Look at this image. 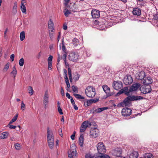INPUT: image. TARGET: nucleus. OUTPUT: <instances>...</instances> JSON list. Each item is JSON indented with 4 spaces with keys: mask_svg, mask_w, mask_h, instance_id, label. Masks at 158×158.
<instances>
[{
    "mask_svg": "<svg viewBox=\"0 0 158 158\" xmlns=\"http://www.w3.org/2000/svg\"><path fill=\"white\" fill-rule=\"evenodd\" d=\"M132 110L128 108H123L122 111V115L124 116H127L130 115L131 113Z\"/></svg>",
    "mask_w": 158,
    "mask_h": 158,
    "instance_id": "nucleus-13",
    "label": "nucleus"
},
{
    "mask_svg": "<svg viewBox=\"0 0 158 158\" xmlns=\"http://www.w3.org/2000/svg\"><path fill=\"white\" fill-rule=\"evenodd\" d=\"M64 13L66 17H68L69 15L71 14V11L67 9H65L64 10Z\"/></svg>",
    "mask_w": 158,
    "mask_h": 158,
    "instance_id": "nucleus-32",
    "label": "nucleus"
},
{
    "mask_svg": "<svg viewBox=\"0 0 158 158\" xmlns=\"http://www.w3.org/2000/svg\"><path fill=\"white\" fill-rule=\"evenodd\" d=\"M132 13L134 15L139 16L141 15V10L138 7H135L133 9Z\"/></svg>",
    "mask_w": 158,
    "mask_h": 158,
    "instance_id": "nucleus-19",
    "label": "nucleus"
},
{
    "mask_svg": "<svg viewBox=\"0 0 158 158\" xmlns=\"http://www.w3.org/2000/svg\"><path fill=\"white\" fill-rule=\"evenodd\" d=\"M73 106L74 108L75 109V110H77L78 109V108L77 107V106L76 105V104H75L72 105Z\"/></svg>",
    "mask_w": 158,
    "mask_h": 158,
    "instance_id": "nucleus-58",
    "label": "nucleus"
},
{
    "mask_svg": "<svg viewBox=\"0 0 158 158\" xmlns=\"http://www.w3.org/2000/svg\"><path fill=\"white\" fill-rule=\"evenodd\" d=\"M114 156L119 157L121 155L122 153V151L120 148H117L114 151L113 153Z\"/></svg>",
    "mask_w": 158,
    "mask_h": 158,
    "instance_id": "nucleus-24",
    "label": "nucleus"
},
{
    "mask_svg": "<svg viewBox=\"0 0 158 158\" xmlns=\"http://www.w3.org/2000/svg\"><path fill=\"white\" fill-rule=\"evenodd\" d=\"M7 31H8V28H7L6 29V30H5V32H4V35L5 36H6V33L7 32Z\"/></svg>",
    "mask_w": 158,
    "mask_h": 158,
    "instance_id": "nucleus-62",
    "label": "nucleus"
},
{
    "mask_svg": "<svg viewBox=\"0 0 158 158\" xmlns=\"http://www.w3.org/2000/svg\"><path fill=\"white\" fill-rule=\"evenodd\" d=\"M49 96L48 92L47 91H46L44 96L43 103L44 106V108H46L48 106V103Z\"/></svg>",
    "mask_w": 158,
    "mask_h": 158,
    "instance_id": "nucleus-15",
    "label": "nucleus"
},
{
    "mask_svg": "<svg viewBox=\"0 0 158 158\" xmlns=\"http://www.w3.org/2000/svg\"><path fill=\"white\" fill-rule=\"evenodd\" d=\"M66 56H67V55H66V53H64L63 55L62 56V58L64 61L66 60Z\"/></svg>",
    "mask_w": 158,
    "mask_h": 158,
    "instance_id": "nucleus-52",
    "label": "nucleus"
},
{
    "mask_svg": "<svg viewBox=\"0 0 158 158\" xmlns=\"http://www.w3.org/2000/svg\"><path fill=\"white\" fill-rule=\"evenodd\" d=\"M72 89L73 91L74 92L77 93L78 92V89L77 86L73 85L72 86Z\"/></svg>",
    "mask_w": 158,
    "mask_h": 158,
    "instance_id": "nucleus-35",
    "label": "nucleus"
},
{
    "mask_svg": "<svg viewBox=\"0 0 158 158\" xmlns=\"http://www.w3.org/2000/svg\"><path fill=\"white\" fill-rule=\"evenodd\" d=\"M97 146L98 153L102 155L99 156V158H110V157L108 155L104 154V153L106 152V150L103 143H99L98 144Z\"/></svg>",
    "mask_w": 158,
    "mask_h": 158,
    "instance_id": "nucleus-2",
    "label": "nucleus"
},
{
    "mask_svg": "<svg viewBox=\"0 0 158 158\" xmlns=\"http://www.w3.org/2000/svg\"><path fill=\"white\" fill-rule=\"evenodd\" d=\"M40 53L41 52H40L37 56V58L38 59L40 58L41 56Z\"/></svg>",
    "mask_w": 158,
    "mask_h": 158,
    "instance_id": "nucleus-60",
    "label": "nucleus"
},
{
    "mask_svg": "<svg viewBox=\"0 0 158 158\" xmlns=\"http://www.w3.org/2000/svg\"><path fill=\"white\" fill-rule=\"evenodd\" d=\"M85 93L86 96L89 98H93L96 94L95 89L92 86H88L85 90Z\"/></svg>",
    "mask_w": 158,
    "mask_h": 158,
    "instance_id": "nucleus-4",
    "label": "nucleus"
},
{
    "mask_svg": "<svg viewBox=\"0 0 158 158\" xmlns=\"http://www.w3.org/2000/svg\"><path fill=\"white\" fill-rule=\"evenodd\" d=\"M66 97H67L69 99L71 98V96L70 94L68 93H66Z\"/></svg>",
    "mask_w": 158,
    "mask_h": 158,
    "instance_id": "nucleus-57",
    "label": "nucleus"
},
{
    "mask_svg": "<svg viewBox=\"0 0 158 158\" xmlns=\"http://www.w3.org/2000/svg\"><path fill=\"white\" fill-rule=\"evenodd\" d=\"M21 10L23 13H26V7L24 4H21Z\"/></svg>",
    "mask_w": 158,
    "mask_h": 158,
    "instance_id": "nucleus-33",
    "label": "nucleus"
},
{
    "mask_svg": "<svg viewBox=\"0 0 158 158\" xmlns=\"http://www.w3.org/2000/svg\"><path fill=\"white\" fill-rule=\"evenodd\" d=\"M112 86L114 89L118 90L123 87V84L121 81H115L113 83Z\"/></svg>",
    "mask_w": 158,
    "mask_h": 158,
    "instance_id": "nucleus-9",
    "label": "nucleus"
},
{
    "mask_svg": "<svg viewBox=\"0 0 158 158\" xmlns=\"http://www.w3.org/2000/svg\"><path fill=\"white\" fill-rule=\"evenodd\" d=\"M64 63H65V66H69V64H68V63H67L66 61V60H64Z\"/></svg>",
    "mask_w": 158,
    "mask_h": 158,
    "instance_id": "nucleus-63",
    "label": "nucleus"
},
{
    "mask_svg": "<svg viewBox=\"0 0 158 158\" xmlns=\"http://www.w3.org/2000/svg\"><path fill=\"white\" fill-rule=\"evenodd\" d=\"M65 82L66 84L67 85V87L68 88H70V86L69 82V80L68 78H67L66 79H65Z\"/></svg>",
    "mask_w": 158,
    "mask_h": 158,
    "instance_id": "nucleus-40",
    "label": "nucleus"
},
{
    "mask_svg": "<svg viewBox=\"0 0 158 158\" xmlns=\"http://www.w3.org/2000/svg\"><path fill=\"white\" fill-rule=\"evenodd\" d=\"M84 136L83 134L80 135L79 139V144L81 147H82L83 145Z\"/></svg>",
    "mask_w": 158,
    "mask_h": 158,
    "instance_id": "nucleus-26",
    "label": "nucleus"
},
{
    "mask_svg": "<svg viewBox=\"0 0 158 158\" xmlns=\"http://www.w3.org/2000/svg\"><path fill=\"white\" fill-rule=\"evenodd\" d=\"M58 110L59 113H60V114L62 115L63 114V113L62 112V110L60 106H58Z\"/></svg>",
    "mask_w": 158,
    "mask_h": 158,
    "instance_id": "nucleus-44",
    "label": "nucleus"
},
{
    "mask_svg": "<svg viewBox=\"0 0 158 158\" xmlns=\"http://www.w3.org/2000/svg\"><path fill=\"white\" fill-rule=\"evenodd\" d=\"M108 108L107 107H104L100 108H98L95 110H94V108L90 110L91 113H92L93 114H95L96 112L97 113H100L102 111L106 110Z\"/></svg>",
    "mask_w": 158,
    "mask_h": 158,
    "instance_id": "nucleus-20",
    "label": "nucleus"
},
{
    "mask_svg": "<svg viewBox=\"0 0 158 158\" xmlns=\"http://www.w3.org/2000/svg\"><path fill=\"white\" fill-rule=\"evenodd\" d=\"M124 83L126 85H129L132 83L133 79L132 77L130 75H127L123 80Z\"/></svg>",
    "mask_w": 158,
    "mask_h": 158,
    "instance_id": "nucleus-14",
    "label": "nucleus"
},
{
    "mask_svg": "<svg viewBox=\"0 0 158 158\" xmlns=\"http://www.w3.org/2000/svg\"><path fill=\"white\" fill-rule=\"evenodd\" d=\"M64 73V78L65 79H66L67 78H68L67 77V70L65 69H63Z\"/></svg>",
    "mask_w": 158,
    "mask_h": 158,
    "instance_id": "nucleus-45",
    "label": "nucleus"
},
{
    "mask_svg": "<svg viewBox=\"0 0 158 158\" xmlns=\"http://www.w3.org/2000/svg\"><path fill=\"white\" fill-rule=\"evenodd\" d=\"M102 88L104 92L106 94L107 97L111 96L114 94L113 92H111L110 88L107 85H105L102 86Z\"/></svg>",
    "mask_w": 158,
    "mask_h": 158,
    "instance_id": "nucleus-12",
    "label": "nucleus"
},
{
    "mask_svg": "<svg viewBox=\"0 0 158 158\" xmlns=\"http://www.w3.org/2000/svg\"><path fill=\"white\" fill-rule=\"evenodd\" d=\"M140 90L142 93L146 94L151 92V89L150 85H144L141 86Z\"/></svg>",
    "mask_w": 158,
    "mask_h": 158,
    "instance_id": "nucleus-7",
    "label": "nucleus"
},
{
    "mask_svg": "<svg viewBox=\"0 0 158 158\" xmlns=\"http://www.w3.org/2000/svg\"><path fill=\"white\" fill-rule=\"evenodd\" d=\"M14 147L17 150H19L21 148L20 145L18 143H16L14 145Z\"/></svg>",
    "mask_w": 158,
    "mask_h": 158,
    "instance_id": "nucleus-39",
    "label": "nucleus"
},
{
    "mask_svg": "<svg viewBox=\"0 0 158 158\" xmlns=\"http://www.w3.org/2000/svg\"><path fill=\"white\" fill-rule=\"evenodd\" d=\"M91 123L89 121H86L82 123L81 127L80 129V132H83L88 127L91 126Z\"/></svg>",
    "mask_w": 158,
    "mask_h": 158,
    "instance_id": "nucleus-8",
    "label": "nucleus"
},
{
    "mask_svg": "<svg viewBox=\"0 0 158 158\" xmlns=\"http://www.w3.org/2000/svg\"><path fill=\"white\" fill-rule=\"evenodd\" d=\"M73 95L77 99H84L85 98L84 97L81 96V95L76 94H74Z\"/></svg>",
    "mask_w": 158,
    "mask_h": 158,
    "instance_id": "nucleus-34",
    "label": "nucleus"
},
{
    "mask_svg": "<svg viewBox=\"0 0 158 158\" xmlns=\"http://www.w3.org/2000/svg\"><path fill=\"white\" fill-rule=\"evenodd\" d=\"M17 70L15 67L14 66L13 67V71L11 72V74L13 75L14 79L15 78V77L17 74Z\"/></svg>",
    "mask_w": 158,
    "mask_h": 158,
    "instance_id": "nucleus-30",
    "label": "nucleus"
},
{
    "mask_svg": "<svg viewBox=\"0 0 158 158\" xmlns=\"http://www.w3.org/2000/svg\"><path fill=\"white\" fill-rule=\"evenodd\" d=\"M75 133L76 132L75 131H74L73 134L71 136V138L72 140H74V139Z\"/></svg>",
    "mask_w": 158,
    "mask_h": 158,
    "instance_id": "nucleus-49",
    "label": "nucleus"
},
{
    "mask_svg": "<svg viewBox=\"0 0 158 158\" xmlns=\"http://www.w3.org/2000/svg\"><path fill=\"white\" fill-rule=\"evenodd\" d=\"M79 41L76 38H74L73 40V43L75 46H77L79 44Z\"/></svg>",
    "mask_w": 158,
    "mask_h": 158,
    "instance_id": "nucleus-28",
    "label": "nucleus"
},
{
    "mask_svg": "<svg viewBox=\"0 0 158 158\" xmlns=\"http://www.w3.org/2000/svg\"><path fill=\"white\" fill-rule=\"evenodd\" d=\"M52 62L48 63V69L49 70H51L52 69Z\"/></svg>",
    "mask_w": 158,
    "mask_h": 158,
    "instance_id": "nucleus-43",
    "label": "nucleus"
},
{
    "mask_svg": "<svg viewBox=\"0 0 158 158\" xmlns=\"http://www.w3.org/2000/svg\"><path fill=\"white\" fill-rule=\"evenodd\" d=\"M85 158H93V156L90 154H86L85 156Z\"/></svg>",
    "mask_w": 158,
    "mask_h": 158,
    "instance_id": "nucleus-47",
    "label": "nucleus"
},
{
    "mask_svg": "<svg viewBox=\"0 0 158 158\" xmlns=\"http://www.w3.org/2000/svg\"><path fill=\"white\" fill-rule=\"evenodd\" d=\"M25 33L24 31H22L20 33V38L21 41L24 40L25 38Z\"/></svg>",
    "mask_w": 158,
    "mask_h": 158,
    "instance_id": "nucleus-29",
    "label": "nucleus"
},
{
    "mask_svg": "<svg viewBox=\"0 0 158 158\" xmlns=\"http://www.w3.org/2000/svg\"><path fill=\"white\" fill-rule=\"evenodd\" d=\"M10 66V63L8 62L5 65V67L3 69V71H6L7 70Z\"/></svg>",
    "mask_w": 158,
    "mask_h": 158,
    "instance_id": "nucleus-37",
    "label": "nucleus"
},
{
    "mask_svg": "<svg viewBox=\"0 0 158 158\" xmlns=\"http://www.w3.org/2000/svg\"><path fill=\"white\" fill-rule=\"evenodd\" d=\"M154 19L158 21V19H158V15L155 16H154Z\"/></svg>",
    "mask_w": 158,
    "mask_h": 158,
    "instance_id": "nucleus-64",
    "label": "nucleus"
},
{
    "mask_svg": "<svg viewBox=\"0 0 158 158\" xmlns=\"http://www.w3.org/2000/svg\"><path fill=\"white\" fill-rule=\"evenodd\" d=\"M79 55L77 52H73L69 55V59L74 62H77L78 60Z\"/></svg>",
    "mask_w": 158,
    "mask_h": 158,
    "instance_id": "nucleus-6",
    "label": "nucleus"
},
{
    "mask_svg": "<svg viewBox=\"0 0 158 158\" xmlns=\"http://www.w3.org/2000/svg\"><path fill=\"white\" fill-rule=\"evenodd\" d=\"M60 92H61V95L62 96H64V91L62 87H61V88Z\"/></svg>",
    "mask_w": 158,
    "mask_h": 158,
    "instance_id": "nucleus-56",
    "label": "nucleus"
},
{
    "mask_svg": "<svg viewBox=\"0 0 158 158\" xmlns=\"http://www.w3.org/2000/svg\"><path fill=\"white\" fill-rule=\"evenodd\" d=\"M145 73L143 71H141L138 73L136 75V78L137 79L142 80L143 79L145 76Z\"/></svg>",
    "mask_w": 158,
    "mask_h": 158,
    "instance_id": "nucleus-17",
    "label": "nucleus"
},
{
    "mask_svg": "<svg viewBox=\"0 0 158 158\" xmlns=\"http://www.w3.org/2000/svg\"><path fill=\"white\" fill-rule=\"evenodd\" d=\"M53 58V56H51L50 55L48 57V62H52V60Z\"/></svg>",
    "mask_w": 158,
    "mask_h": 158,
    "instance_id": "nucleus-46",
    "label": "nucleus"
},
{
    "mask_svg": "<svg viewBox=\"0 0 158 158\" xmlns=\"http://www.w3.org/2000/svg\"><path fill=\"white\" fill-rule=\"evenodd\" d=\"M80 77V75L79 74H77L76 75L75 77V79L76 80H78Z\"/></svg>",
    "mask_w": 158,
    "mask_h": 158,
    "instance_id": "nucleus-55",
    "label": "nucleus"
},
{
    "mask_svg": "<svg viewBox=\"0 0 158 158\" xmlns=\"http://www.w3.org/2000/svg\"><path fill=\"white\" fill-rule=\"evenodd\" d=\"M48 28L49 31L53 32L54 30V23L51 19H50L48 23Z\"/></svg>",
    "mask_w": 158,
    "mask_h": 158,
    "instance_id": "nucleus-23",
    "label": "nucleus"
},
{
    "mask_svg": "<svg viewBox=\"0 0 158 158\" xmlns=\"http://www.w3.org/2000/svg\"><path fill=\"white\" fill-rule=\"evenodd\" d=\"M153 82L152 78L150 77H145L143 80V83L144 85H148Z\"/></svg>",
    "mask_w": 158,
    "mask_h": 158,
    "instance_id": "nucleus-16",
    "label": "nucleus"
},
{
    "mask_svg": "<svg viewBox=\"0 0 158 158\" xmlns=\"http://www.w3.org/2000/svg\"><path fill=\"white\" fill-rule=\"evenodd\" d=\"M128 155L129 158H137L139 155L137 152L132 151L128 153Z\"/></svg>",
    "mask_w": 158,
    "mask_h": 158,
    "instance_id": "nucleus-21",
    "label": "nucleus"
},
{
    "mask_svg": "<svg viewBox=\"0 0 158 158\" xmlns=\"http://www.w3.org/2000/svg\"><path fill=\"white\" fill-rule=\"evenodd\" d=\"M143 98V97L141 96H129L124 100L123 102L121 103V104L123 106H129L131 104V101H138Z\"/></svg>",
    "mask_w": 158,
    "mask_h": 158,
    "instance_id": "nucleus-1",
    "label": "nucleus"
},
{
    "mask_svg": "<svg viewBox=\"0 0 158 158\" xmlns=\"http://www.w3.org/2000/svg\"><path fill=\"white\" fill-rule=\"evenodd\" d=\"M76 147L74 144H72L71 146V149L68 151L69 158H76L77 151L76 149Z\"/></svg>",
    "mask_w": 158,
    "mask_h": 158,
    "instance_id": "nucleus-5",
    "label": "nucleus"
},
{
    "mask_svg": "<svg viewBox=\"0 0 158 158\" xmlns=\"http://www.w3.org/2000/svg\"><path fill=\"white\" fill-rule=\"evenodd\" d=\"M15 58V55L13 54L10 55V58L12 61H13L14 60Z\"/></svg>",
    "mask_w": 158,
    "mask_h": 158,
    "instance_id": "nucleus-53",
    "label": "nucleus"
},
{
    "mask_svg": "<svg viewBox=\"0 0 158 158\" xmlns=\"http://www.w3.org/2000/svg\"><path fill=\"white\" fill-rule=\"evenodd\" d=\"M18 114H16L13 118L12 120H11L9 122V124H11L15 122L17 119L18 117Z\"/></svg>",
    "mask_w": 158,
    "mask_h": 158,
    "instance_id": "nucleus-31",
    "label": "nucleus"
},
{
    "mask_svg": "<svg viewBox=\"0 0 158 158\" xmlns=\"http://www.w3.org/2000/svg\"><path fill=\"white\" fill-rule=\"evenodd\" d=\"M21 108L22 109V111H24L25 110L26 108L25 106V105L23 101L21 102Z\"/></svg>",
    "mask_w": 158,
    "mask_h": 158,
    "instance_id": "nucleus-38",
    "label": "nucleus"
},
{
    "mask_svg": "<svg viewBox=\"0 0 158 158\" xmlns=\"http://www.w3.org/2000/svg\"><path fill=\"white\" fill-rule=\"evenodd\" d=\"M68 74H69V77L71 78V77H72V72H71V69L70 68H68Z\"/></svg>",
    "mask_w": 158,
    "mask_h": 158,
    "instance_id": "nucleus-42",
    "label": "nucleus"
},
{
    "mask_svg": "<svg viewBox=\"0 0 158 158\" xmlns=\"http://www.w3.org/2000/svg\"><path fill=\"white\" fill-rule=\"evenodd\" d=\"M8 126L9 128L10 129H15L16 127V126H14L10 125V124H9V123L8 124Z\"/></svg>",
    "mask_w": 158,
    "mask_h": 158,
    "instance_id": "nucleus-51",
    "label": "nucleus"
},
{
    "mask_svg": "<svg viewBox=\"0 0 158 158\" xmlns=\"http://www.w3.org/2000/svg\"><path fill=\"white\" fill-rule=\"evenodd\" d=\"M9 135V133L7 132H4L0 134V139L7 138Z\"/></svg>",
    "mask_w": 158,
    "mask_h": 158,
    "instance_id": "nucleus-25",
    "label": "nucleus"
},
{
    "mask_svg": "<svg viewBox=\"0 0 158 158\" xmlns=\"http://www.w3.org/2000/svg\"><path fill=\"white\" fill-rule=\"evenodd\" d=\"M47 142L49 148L52 149L54 145V137L52 131L50 130L49 127L47 128Z\"/></svg>",
    "mask_w": 158,
    "mask_h": 158,
    "instance_id": "nucleus-3",
    "label": "nucleus"
},
{
    "mask_svg": "<svg viewBox=\"0 0 158 158\" xmlns=\"http://www.w3.org/2000/svg\"><path fill=\"white\" fill-rule=\"evenodd\" d=\"M140 85V84L138 83L133 84L130 88V91L131 92L136 90L139 88Z\"/></svg>",
    "mask_w": 158,
    "mask_h": 158,
    "instance_id": "nucleus-22",
    "label": "nucleus"
},
{
    "mask_svg": "<svg viewBox=\"0 0 158 158\" xmlns=\"http://www.w3.org/2000/svg\"><path fill=\"white\" fill-rule=\"evenodd\" d=\"M62 49L64 52H65L66 48L64 44H62Z\"/></svg>",
    "mask_w": 158,
    "mask_h": 158,
    "instance_id": "nucleus-54",
    "label": "nucleus"
},
{
    "mask_svg": "<svg viewBox=\"0 0 158 158\" xmlns=\"http://www.w3.org/2000/svg\"><path fill=\"white\" fill-rule=\"evenodd\" d=\"M91 14L94 18H98L100 16V12L97 10L94 9L92 10Z\"/></svg>",
    "mask_w": 158,
    "mask_h": 158,
    "instance_id": "nucleus-18",
    "label": "nucleus"
},
{
    "mask_svg": "<svg viewBox=\"0 0 158 158\" xmlns=\"http://www.w3.org/2000/svg\"><path fill=\"white\" fill-rule=\"evenodd\" d=\"M90 135L92 138H96L99 135V130L95 128L92 129L90 131Z\"/></svg>",
    "mask_w": 158,
    "mask_h": 158,
    "instance_id": "nucleus-11",
    "label": "nucleus"
},
{
    "mask_svg": "<svg viewBox=\"0 0 158 158\" xmlns=\"http://www.w3.org/2000/svg\"><path fill=\"white\" fill-rule=\"evenodd\" d=\"M63 29L64 30H66L67 28V25H64L63 26Z\"/></svg>",
    "mask_w": 158,
    "mask_h": 158,
    "instance_id": "nucleus-61",
    "label": "nucleus"
},
{
    "mask_svg": "<svg viewBox=\"0 0 158 158\" xmlns=\"http://www.w3.org/2000/svg\"><path fill=\"white\" fill-rule=\"evenodd\" d=\"M70 100L72 105L75 104L74 100H73L72 97L71 98Z\"/></svg>",
    "mask_w": 158,
    "mask_h": 158,
    "instance_id": "nucleus-59",
    "label": "nucleus"
},
{
    "mask_svg": "<svg viewBox=\"0 0 158 158\" xmlns=\"http://www.w3.org/2000/svg\"><path fill=\"white\" fill-rule=\"evenodd\" d=\"M98 101V99H91L88 100L87 102V106H89L90 104L94 103H96Z\"/></svg>",
    "mask_w": 158,
    "mask_h": 158,
    "instance_id": "nucleus-27",
    "label": "nucleus"
},
{
    "mask_svg": "<svg viewBox=\"0 0 158 158\" xmlns=\"http://www.w3.org/2000/svg\"><path fill=\"white\" fill-rule=\"evenodd\" d=\"M24 63V60L23 58H21L19 61V64L20 66H22L23 65Z\"/></svg>",
    "mask_w": 158,
    "mask_h": 158,
    "instance_id": "nucleus-36",
    "label": "nucleus"
},
{
    "mask_svg": "<svg viewBox=\"0 0 158 158\" xmlns=\"http://www.w3.org/2000/svg\"><path fill=\"white\" fill-rule=\"evenodd\" d=\"M131 92V91H130V89H129L127 87H125L121 89L116 94V95L117 96L123 93H124L126 95L128 96H130V93Z\"/></svg>",
    "mask_w": 158,
    "mask_h": 158,
    "instance_id": "nucleus-10",
    "label": "nucleus"
},
{
    "mask_svg": "<svg viewBox=\"0 0 158 158\" xmlns=\"http://www.w3.org/2000/svg\"><path fill=\"white\" fill-rule=\"evenodd\" d=\"M29 93L31 95L33 94V90L32 87L31 86H29L28 88Z\"/></svg>",
    "mask_w": 158,
    "mask_h": 158,
    "instance_id": "nucleus-41",
    "label": "nucleus"
},
{
    "mask_svg": "<svg viewBox=\"0 0 158 158\" xmlns=\"http://www.w3.org/2000/svg\"><path fill=\"white\" fill-rule=\"evenodd\" d=\"M49 36L50 39L51 40H53V33H49Z\"/></svg>",
    "mask_w": 158,
    "mask_h": 158,
    "instance_id": "nucleus-50",
    "label": "nucleus"
},
{
    "mask_svg": "<svg viewBox=\"0 0 158 158\" xmlns=\"http://www.w3.org/2000/svg\"><path fill=\"white\" fill-rule=\"evenodd\" d=\"M59 135L61 137H62L63 135V134L62 132V130L61 128H60L59 129Z\"/></svg>",
    "mask_w": 158,
    "mask_h": 158,
    "instance_id": "nucleus-48",
    "label": "nucleus"
}]
</instances>
